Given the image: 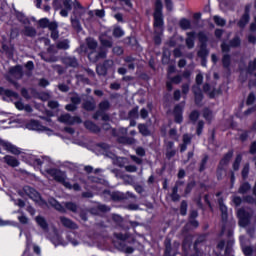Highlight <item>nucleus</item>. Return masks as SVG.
<instances>
[{"label":"nucleus","mask_w":256,"mask_h":256,"mask_svg":"<svg viewBox=\"0 0 256 256\" xmlns=\"http://www.w3.org/2000/svg\"><path fill=\"white\" fill-rule=\"evenodd\" d=\"M154 29L157 35L154 37L156 45L161 44V36L159 35L163 31V2L156 0L154 11Z\"/></svg>","instance_id":"nucleus-1"},{"label":"nucleus","mask_w":256,"mask_h":256,"mask_svg":"<svg viewBox=\"0 0 256 256\" xmlns=\"http://www.w3.org/2000/svg\"><path fill=\"white\" fill-rule=\"evenodd\" d=\"M0 95H4L5 97H8V99H11V101L14 102V105L16 109H18V111H25L26 113L33 112V108L31 107V105L23 104V101H21V98L19 97V94L17 92L0 87Z\"/></svg>","instance_id":"nucleus-2"},{"label":"nucleus","mask_w":256,"mask_h":256,"mask_svg":"<svg viewBox=\"0 0 256 256\" xmlns=\"http://www.w3.org/2000/svg\"><path fill=\"white\" fill-rule=\"evenodd\" d=\"M26 161L29 163V165H34L35 167H42L44 171L47 173V169H53L50 168L53 165V162L51 161V158L47 156H35L32 154H29L26 156Z\"/></svg>","instance_id":"nucleus-3"},{"label":"nucleus","mask_w":256,"mask_h":256,"mask_svg":"<svg viewBox=\"0 0 256 256\" xmlns=\"http://www.w3.org/2000/svg\"><path fill=\"white\" fill-rule=\"evenodd\" d=\"M87 47L91 51L88 54V58L92 63L99 61V59H105L107 57V51L101 49L99 52L95 51L97 49V42L93 38L86 39Z\"/></svg>","instance_id":"nucleus-4"},{"label":"nucleus","mask_w":256,"mask_h":256,"mask_svg":"<svg viewBox=\"0 0 256 256\" xmlns=\"http://www.w3.org/2000/svg\"><path fill=\"white\" fill-rule=\"evenodd\" d=\"M98 148L103 153V155L112 159V163L114 165H118V167H125V164L127 163V158L117 157L115 154H113L110 151L111 146H109V144H105V143L98 144Z\"/></svg>","instance_id":"nucleus-5"},{"label":"nucleus","mask_w":256,"mask_h":256,"mask_svg":"<svg viewBox=\"0 0 256 256\" xmlns=\"http://www.w3.org/2000/svg\"><path fill=\"white\" fill-rule=\"evenodd\" d=\"M47 175H50L54 179V181H57L58 183H62L66 189H71V183L67 181V174L65 172L59 170V169H47L46 170Z\"/></svg>","instance_id":"nucleus-6"},{"label":"nucleus","mask_w":256,"mask_h":256,"mask_svg":"<svg viewBox=\"0 0 256 256\" xmlns=\"http://www.w3.org/2000/svg\"><path fill=\"white\" fill-rule=\"evenodd\" d=\"M73 6H74V12H73V16L71 17V24L76 31H81L82 28H81V22H79V19L85 13V10L83 9V7H81V4L78 1H75Z\"/></svg>","instance_id":"nucleus-7"},{"label":"nucleus","mask_w":256,"mask_h":256,"mask_svg":"<svg viewBox=\"0 0 256 256\" xmlns=\"http://www.w3.org/2000/svg\"><path fill=\"white\" fill-rule=\"evenodd\" d=\"M23 78V67L22 66H15L10 68L6 79L8 81H10V83H13L14 87H16V89H19V83L15 82L19 79Z\"/></svg>","instance_id":"nucleus-8"},{"label":"nucleus","mask_w":256,"mask_h":256,"mask_svg":"<svg viewBox=\"0 0 256 256\" xmlns=\"http://www.w3.org/2000/svg\"><path fill=\"white\" fill-rule=\"evenodd\" d=\"M19 195L21 197H29L32 201H35V203H39L40 205L43 203L39 192L31 186H25L21 191H19Z\"/></svg>","instance_id":"nucleus-9"},{"label":"nucleus","mask_w":256,"mask_h":256,"mask_svg":"<svg viewBox=\"0 0 256 256\" xmlns=\"http://www.w3.org/2000/svg\"><path fill=\"white\" fill-rule=\"evenodd\" d=\"M26 127L30 131H38L39 133H45L46 135L53 134L51 129L41 125V123H39V121H36V120H31L30 122H28Z\"/></svg>","instance_id":"nucleus-10"},{"label":"nucleus","mask_w":256,"mask_h":256,"mask_svg":"<svg viewBox=\"0 0 256 256\" xmlns=\"http://www.w3.org/2000/svg\"><path fill=\"white\" fill-rule=\"evenodd\" d=\"M202 83H203V74L199 73L196 76L197 85L193 87V93L195 95V101L197 105H199V103L203 101V92H201V87H200Z\"/></svg>","instance_id":"nucleus-11"},{"label":"nucleus","mask_w":256,"mask_h":256,"mask_svg":"<svg viewBox=\"0 0 256 256\" xmlns=\"http://www.w3.org/2000/svg\"><path fill=\"white\" fill-rule=\"evenodd\" d=\"M231 157H233V151H229L223 159L220 161V164L218 166L217 170V178L218 179H223V175H225V166L231 161Z\"/></svg>","instance_id":"nucleus-12"},{"label":"nucleus","mask_w":256,"mask_h":256,"mask_svg":"<svg viewBox=\"0 0 256 256\" xmlns=\"http://www.w3.org/2000/svg\"><path fill=\"white\" fill-rule=\"evenodd\" d=\"M237 216L239 218L240 227H247L251 222V219H253V216L243 208L238 210Z\"/></svg>","instance_id":"nucleus-13"},{"label":"nucleus","mask_w":256,"mask_h":256,"mask_svg":"<svg viewBox=\"0 0 256 256\" xmlns=\"http://www.w3.org/2000/svg\"><path fill=\"white\" fill-rule=\"evenodd\" d=\"M112 133L116 137H119L120 143H128V145H133V143H135V139L125 137V135H127V128H120L118 132L113 129Z\"/></svg>","instance_id":"nucleus-14"},{"label":"nucleus","mask_w":256,"mask_h":256,"mask_svg":"<svg viewBox=\"0 0 256 256\" xmlns=\"http://www.w3.org/2000/svg\"><path fill=\"white\" fill-rule=\"evenodd\" d=\"M111 107V104L109 103V101L105 100V101H102L100 104H99V109L100 111L96 112L94 114V119H99V117H102V120L103 121H107L109 119V115L107 114H103V111H107L109 110V108Z\"/></svg>","instance_id":"nucleus-15"},{"label":"nucleus","mask_w":256,"mask_h":256,"mask_svg":"<svg viewBox=\"0 0 256 256\" xmlns=\"http://www.w3.org/2000/svg\"><path fill=\"white\" fill-rule=\"evenodd\" d=\"M58 121L65 123V125H75L81 123V118L78 116H70L68 113L62 114Z\"/></svg>","instance_id":"nucleus-16"},{"label":"nucleus","mask_w":256,"mask_h":256,"mask_svg":"<svg viewBox=\"0 0 256 256\" xmlns=\"http://www.w3.org/2000/svg\"><path fill=\"white\" fill-rule=\"evenodd\" d=\"M0 145L12 155H21V149L7 140L0 139Z\"/></svg>","instance_id":"nucleus-17"},{"label":"nucleus","mask_w":256,"mask_h":256,"mask_svg":"<svg viewBox=\"0 0 256 256\" xmlns=\"http://www.w3.org/2000/svg\"><path fill=\"white\" fill-rule=\"evenodd\" d=\"M88 181H89V183H96V184L90 186V188L93 189V191H98V193H101V191H105L103 189V184L101 183V179L90 176Z\"/></svg>","instance_id":"nucleus-18"},{"label":"nucleus","mask_w":256,"mask_h":256,"mask_svg":"<svg viewBox=\"0 0 256 256\" xmlns=\"http://www.w3.org/2000/svg\"><path fill=\"white\" fill-rule=\"evenodd\" d=\"M183 104L176 105L174 108V117L176 123H183Z\"/></svg>","instance_id":"nucleus-19"},{"label":"nucleus","mask_w":256,"mask_h":256,"mask_svg":"<svg viewBox=\"0 0 256 256\" xmlns=\"http://www.w3.org/2000/svg\"><path fill=\"white\" fill-rule=\"evenodd\" d=\"M38 23L43 29H55V27H58L56 22H51L47 18L40 19Z\"/></svg>","instance_id":"nucleus-20"},{"label":"nucleus","mask_w":256,"mask_h":256,"mask_svg":"<svg viewBox=\"0 0 256 256\" xmlns=\"http://www.w3.org/2000/svg\"><path fill=\"white\" fill-rule=\"evenodd\" d=\"M60 222L63 227H66L67 229H77L75 222L65 216L60 217Z\"/></svg>","instance_id":"nucleus-21"},{"label":"nucleus","mask_w":256,"mask_h":256,"mask_svg":"<svg viewBox=\"0 0 256 256\" xmlns=\"http://www.w3.org/2000/svg\"><path fill=\"white\" fill-rule=\"evenodd\" d=\"M3 160L9 167H19V160L14 156L6 155Z\"/></svg>","instance_id":"nucleus-22"},{"label":"nucleus","mask_w":256,"mask_h":256,"mask_svg":"<svg viewBox=\"0 0 256 256\" xmlns=\"http://www.w3.org/2000/svg\"><path fill=\"white\" fill-rule=\"evenodd\" d=\"M35 221H36L37 225L45 231V233H47V231H49V224L47 223V220L45 219V217L37 216L35 218Z\"/></svg>","instance_id":"nucleus-23"},{"label":"nucleus","mask_w":256,"mask_h":256,"mask_svg":"<svg viewBox=\"0 0 256 256\" xmlns=\"http://www.w3.org/2000/svg\"><path fill=\"white\" fill-rule=\"evenodd\" d=\"M66 237L69 243H71V245H73L74 247H77V245H79V235H77L75 232H68Z\"/></svg>","instance_id":"nucleus-24"},{"label":"nucleus","mask_w":256,"mask_h":256,"mask_svg":"<svg viewBox=\"0 0 256 256\" xmlns=\"http://www.w3.org/2000/svg\"><path fill=\"white\" fill-rule=\"evenodd\" d=\"M186 45L188 49H193V47H195V32L187 33Z\"/></svg>","instance_id":"nucleus-25"},{"label":"nucleus","mask_w":256,"mask_h":256,"mask_svg":"<svg viewBox=\"0 0 256 256\" xmlns=\"http://www.w3.org/2000/svg\"><path fill=\"white\" fill-rule=\"evenodd\" d=\"M100 43L103 47H113V39L111 37H107L106 35L100 36Z\"/></svg>","instance_id":"nucleus-26"},{"label":"nucleus","mask_w":256,"mask_h":256,"mask_svg":"<svg viewBox=\"0 0 256 256\" xmlns=\"http://www.w3.org/2000/svg\"><path fill=\"white\" fill-rule=\"evenodd\" d=\"M50 241L57 247V245H65V242L63 241V238L57 233V231H54V236L50 239Z\"/></svg>","instance_id":"nucleus-27"},{"label":"nucleus","mask_w":256,"mask_h":256,"mask_svg":"<svg viewBox=\"0 0 256 256\" xmlns=\"http://www.w3.org/2000/svg\"><path fill=\"white\" fill-rule=\"evenodd\" d=\"M170 82H167L166 87L168 89V91H172L173 90V85L172 83H175L176 85H178V83H180L183 78L181 76H175L174 78H169Z\"/></svg>","instance_id":"nucleus-28"},{"label":"nucleus","mask_w":256,"mask_h":256,"mask_svg":"<svg viewBox=\"0 0 256 256\" xmlns=\"http://www.w3.org/2000/svg\"><path fill=\"white\" fill-rule=\"evenodd\" d=\"M49 204L52 207H54V209H56L57 211H60V213H65V208L59 202H57V200H55L54 198L49 199Z\"/></svg>","instance_id":"nucleus-29"},{"label":"nucleus","mask_w":256,"mask_h":256,"mask_svg":"<svg viewBox=\"0 0 256 256\" xmlns=\"http://www.w3.org/2000/svg\"><path fill=\"white\" fill-rule=\"evenodd\" d=\"M198 216L197 210H192L190 213V221L188 225H191V227H199V222H197L195 219Z\"/></svg>","instance_id":"nucleus-30"},{"label":"nucleus","mask_w":256,"mask_h":256,"mask_svg":"<svg viewBox=\"0 0 256 256\" xmlns=\"http://www.w3.org/2000/svg\"><path fill=\"white\" fill-rule=\"evenodd\" d=\"M191 143V135L189 134H185L183 136V144H181L180 146V151H187V145H189Z\"/></svg>","instance_id":"nucleus-31"},{"label":"nucleus","mask_w":256,"mask_h":256,"mask_svg":"<svg viewBox=\"0 0 256 256\" xmlns=\"http://www.w3.org/2000/svg\"><path fill=\"white\" fill-rule=\"evenodd\" d=\"M84 125L86 129H89V131H92L93 133H99L100 131L99 126L95 125L92 121H86Z\"/></svg>","instance_id":"nucleus-32"},{"label":"nucleus","mask_w":256,"mask_h":256,"mask_svg":"<svg viewBox=\"0 0 256 256\" xmlns=\"http://www.w3.org/2000/svg\"><path fill=\"white\" fill-rule=\"evenodd\" d=\"M249 23V11L246 10L245 14L241 17L240 21L238 22V27L243 29L245 25Z\"/></svg>","instance_id":"nucleus-33"},{"label":"nucleus","mask_w":256,"mask_h":256,"mask_svg":"<svg viewBox=\"0 0 256 256\" xmlns=\"http://www.w3.org/2000/svg\"><path fill=\"white\" fill-rule=\"evenodd\" d=\"M219 207H220V211L222 213V221H227V206H225V204H223V200H219Z\"/></svg>","instance_id":"nucleus-34"},{"label":"nucleus","mask_w":256,"mask_h":256,"mask_svg":"<svg viewBox=\"0 0 256 256\" xmlns=\"http://www.w3.org/2000/svg\"><path fill=\"white\" fill-rule=\"evenodd\" d=\"M116 3H119L121 5V8L125 9L126 11H129V9L133 7L131 0H117Z\"/></svg>","instance_id":"nucleus-35"},{"label":"nucleus","mask_w":256,"mask_h":256,"mask_svg":"<svg viewBox=\"0 0 256 256\" xmlns=\"http://www.w3.org/2000/svg\"><path fill=\"white\" fill-rule=\"evenodd\" d=\"M209 55V50H207V44H202L200 50L198 51V57L205 59Z\"/></svg>","instance_id":"nucleus-36"},{"label":"nucleus","mask_w":256,"mask_h":256,"mask_svg":"<svg viewBox=\"0 0 256 256\" xmlns=\"http://www.w3.org/2000/svg\"><path fill=\"white\" fill-rule=\"evenodd\" d=\"M24 35H26L27 37H35V35H37V31L31 26H25Z\"/></svg>","instance_id":"nucleus-37"},{"label":"nucleus","mask_w":256,"mask_h":256,"mask_svg":"<svg viewBox=\"0 0 256 256\" xmlns=\"http://www.w3.org/2000/svg\"><path fill=\"white\" fill-rule=\"evenodd\" d=\"M96 209H97L98 212H95V208L92 209V213H93L94 215H99V213H106V211H109V210H110V208L107 207L106 205H98V206L96 207Z\"/></svg>","instance_id":"nucleus-38"},{"label":"nucleus","mask_w":256,"mask_h":256,"mask_svg":"<svg viewBox=\"0 0 256 256\" xmlns=\"http://www.w3.org/2000/svg\"><path fill=\"white\" fill-rule=\"evenodd\" d=\"M179 25L181 29H184V30L191 29V20L183 18L180 20Z\"/></svg>","instance_id":"nucleus-39"},{"label":"nucleus","mask_w":256,"mask_h":256,"mask_svg":"<svg viewBox=\"0 0 256 256\" xmlns=\"http://www.w3.org/2000/svg\"><path fill=\"white\" fill-rule=\"evenodd\" d=\"M250 190H251V184L245 182V183H243V184L240 186V188H239V193H240L241 195H245V193H247V192L250 191Z\"/></svg>","instance_id":"nucleus-40"},{"label":"nucleus","mask_w":256,"mask_h":256,"mask_svg":"<svg viewBox=\"0 0 256 256\" xmlns=\"http://www.w3.org/2000/svg\"><path fill=\"white\" fill-rule=\"evenodd\" d=\"M83 107L86 111H93V109H95V100L91 99V101H86Z\"/></svg>","instance_id":"nucleus-41"},{"label":"nucleus","mask_w":256,"mask_h":256,"mask_svg":"<svg viewBox=\"0 0 256 256\" xmlns=\"http://www.w3.org/2000/svg\"><path fill=\"white\" fill-rule=\"evenodd\" d=\"M96 73L98 75H107V66H104V64H99L96 66Z\"/></svg>","instance_id":"nucleus-42"},{"label":"nucleus","mask_w":256,"mask_h":256,"mask_svg":"<svg viewBox=\"0 0 256 256\" xmlns=\"http://www.w3.org/2000/svg\"><path fill=\"white\" fill-rule=\"evenodd\" d=\"M203 89L205 93H208V95H210V97H214L215 95H217V91L213 90L209 84H205Z\"/></svg>","instance_id":"nucleus-43"},{"label":"nucleus","mask_w":256,"mask_h":256,"mask_svg":"<svg viewBox=\"0 0 256 256\" xmlns=\"http://www.w3.org/2000/svg\"><path fill=\"white\" fill-rule=\"evenodd\" d=\"M65 207L66 209H68V211H72V213H77V204L73 203V202H67L65 203Z\"/></svg>","instance_id":"nucleus-44"},{"label":"nucleus","mask_w":256,"mask_h":256,"mask_svg":"<svg viewBox=\"0 0 256 256\" xmlns=\"http://www.w3.org/2000/svg\"><path fill=\"white\" fill-rule=\"evenodd\" d=\"M223 67L229 69V65H231V56L225 54L222 58Z\"/></svg>","instance_id":"nucleus-45"},{"label":"nucleus","mask_w":256,"mask_h":256,"mask_svg":"<svg viewBox=\"0 0 256 256\" xmlns=\"http://www.w3.org/2000/svg\"><path fill=\"white\" fill-rule=\"evenodd\" d=\"M242 159H243V157L241 156V154H238L234 163H233L234 171H239V165H241Z\"/></svg>","instance_id":"nucleus-46"},{"label":"nucleus","mask_w":256,"mask_h":256,"mask_svg":"<svg viewBox=\"0 0 256 256\" xmlns=\"http://www.w3.org/2000/svg\"><path fill=\"white\" fill-rule=\"evenodd\" d=\"M177 191H179V183H177L172 190L171 197L173 201H179V194H177Z\"/></svg>","instance_id":"nucleus-47"},{"label":"nucleus","mask_w":256,"mask_h":256,"mask_svg":"<svg viewBox=\"0 0 256 256\" xmlns=\"http://www.w3.org/2000/svg\"><path fill=\"white\" fill-rule=\"evenodd\" d=\"M17 19L18 21H20V23H23V25H29V18H27V16H24L23 13H18Z\"/></svg>","instance_id":"nucleus-48"},{"label":"nucleus","mask_w":256,"mask_h":256,"mask_svg":"<svg viewBox=\"0 0 256 256\" xmlns=\"http://www.w3.org/2000/svg\"><path fill=\"white\" fill-rule=\"evenodd\" d=\"M248 73L256 76V59L253 62H250L248 67Z\"/></svg>","instance_id":"nucleus-49"},{"label":"nucleus","mask_w":256,"mask_h":256,"mask_svg":"<svg viewBox=\"0 0 256 256\" xmlns=\"http://www.w3.org/2000/svg\"><path fill=\"white\" fill-rule=\"evenodd\" d=\"M138 129L142 135L147 136L150 134L149 129L147 128V126L145 124H139Z\"/></svg>","instance_id":"nucleus-50"},{"label":"nucleus","mask_w":256,"mask_h":256,"mask_svg":"<svg viewBox=\"0 0 256 256\" xmlns=\"http://www.w3.org/2000/svg\"><path fill=\"white\" fill-rule=\"evenodd\" d=\"M64 132L67 135V139L71 140L73 139V135L75 134V130L71 127L64 128Z\"/></svg>","instance_id":"nucleus-51"},{"label":"nucleus","mask_w":256,"mask_h":256,"mask_svg":"<svg viewBox=\"0 0 256 256\" xmlns=\"http://www.w3.org/2000/svg\"><path fill=\"white\" fill-rule=\"evenodd\" d=\"M58 49H69V40H62L57 43Z\"/></svg>","instance_id":"nucleus-52"},{"label":"nucleus","mask_w":256,"mask_h":256,"mask_svg":"<svg viewBox=\"0 0 256 256\" xmlns=\"http://www.w3.org/2000/svg\"><path fill=\"white\" fill-rule=\"evenodd\" d=\"M113 35L114 37H123V35H125V32L123 31V29H121V27H115L113 30Z\"/></svg>","instance_id":"nucleus-53"},{"label":"nucleus","mask_w":256,"mask_h":256,"mask_svg":"<svg viewBox=\"0 0 256 256\" xmlns=\"http://www.w3.org/2000/svg\"><path fill=\"white\" fill-rule=\"evenodd\" d=\"M203 117L206 121H211L213 119V112L209 109H205L203 112Z\"/></svg>","instance_id":"nucleus-54"},{"label":"nucleus","mask_w":256,"mask_h":256,"mask_svg":"<svg viewBox=\"0 0 256 256\" xmlns=\"http://www.w3.org/2000/svg\"><path fill=\"white\" fill-rule=\"evenodd\" d=\"M139 117V108L136 107L129 112V119H137Z\"/></svg>","instance_id":"nucleus-55"},{"label":"nucleus","mask_w":256,"mask_h":256,"mask_svg":"<svg viewBox=\"0 0 256 256\" xmlns=\"http://www.w3.org/2000/svg\"><path fill=\"white\" fill-rule=\"evenodd\" d=\"M26 69H28V71L26 72L27 77H31V71H33L34 69V65H33V61H28L25 65Z\"/></svg>","instance_id":"nucleus-56"},{"label":"nucleus","mask_w":256,"mask_h":256,"mask_svg":"<svg viewBox=\"0 0 256 256\" xmlns=\"http://www.w3.org/2000/svg\"><path fill=\"white\" fill-rule=\"evenodd\" d=\"M198 39L200 43H202V45H207V35L205 34V32H199Z\"/></svg>","instance_id":"nucleus-57"},{"label":"nucleus","mask_w":256,"mask_h":256,"mask_svg":"<svg viewBox=\"0 0 256 256\" xmlns=\"http://www.w3.org/2000/svg\"><path fill=\"white\" fill-rule=\"evenodd\" d=\"M165 256H169L171 254V240L166 239L165 240Z\"/></svg>","instance_id":"nucleus-58"},{"label":"nucleus","mask_w":256,"mask_h":256,"mask_svg":"<svg viewBox=\"0 0 256 256\" xmlns=\"http://www.w3.org/2000/svg\"><path fill=\"white\" fill-rule=\"evenodd\" d=\"M49 30L51 31L52 39H59V31L57 30V27L49 28Z\"/></svg>","instance_id":"nucleus-59"},{"label":"nucleus","mask_w":256,"mask_h":256,"mask_svg":"<svg viewBox=\"0 0 256 256\" xmlns=\"http://www.w3.org/2000/svg\"><path fill=\"white\" fill-rule=\"evenodd\" d=\"M214 22L216 23V25H219L220 27H223V25H225V19L219 16H214Z\"/></svg>","instance_id":"nucleus-60"},{"label":"nucleus","mask_w":256,"mask_h":256,"mask_svg":"<svg viewBox=\"0 0 256 256\" xmlns=\"http://www.w3.org/2000/svg\"><path fill=\"white\" fill-rule=\"evenodd\" d=\"M241 45V40L239 37H235L233 40L230 41V47H239Z\"/></svg>","instance_id":"nucleus-61"},{"label":"nucleus","mask_w":256,"mask_h":256,"mask_svg":"<svg viewBox=\"0 0 256 256\" xmlns=\"http://www.w3.org/2000/svg\"><path fill=\"white\" fill-rule=\"evenodd\" d=\"M180 213L181 215H187V202L186 201H183L181 203V207H180Z\"/></svg>","instance_id":"nucleus-62"},{"label":"nucleus","mask_w":256,"mask_h":256,"mask_svg":"<svg viewBox=\"0 0 256 256\" xmlns=\"http://www.w3.org/2000/svg\"><path fill=\"white\" fill-rule=\"evenodd\" d=\"M248 176H249V164H246L242 170V177L243 179H247Z\"/></svg>","instance_id":"nucleus-63"},{"label":"nucleus","mask_w":256,"mask_h":256,"mask_svg":"<svg viewBox=\"0 0 256 256\" xmlns=\"http://www.w3.org/2000/svg\"><path fill=\"white\" fill-rule=\"evenodd\" d=\"M63 7H64V9H66V11H71V9H73V6L71 4V0H65L63 2Z\"/></svg>","instance_id":"nucleus-64"}]
</instances>
